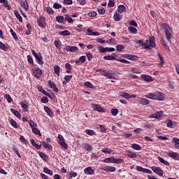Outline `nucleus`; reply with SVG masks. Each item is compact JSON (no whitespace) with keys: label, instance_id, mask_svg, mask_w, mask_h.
I'll use <instances>...</instances> for the list:
<instances>
[{"label":"nucleus","instance_id":"nucleus-1","mask_svg":"<svg viewBox=\"0 0 179 179\" xmlns=\"http://www.w3.org/2000/svg\"><path fill=\"white\" fill-rule=\"evenodd\" d=\"M146 99H150L151 100H157V101H164V94L161 92H155V93H149L145 95Z\"/></svg>","mask_w":179,"mask_h":179},{"label":"nucleus","instance_id":"nucleus-2","mask_svg":"<svg viewBox=\"0 0 179 179\" xmlns=\"http://www.w3.org/2000/svg\"><path fill=\"white\" fill-rule=\"evenodd\" d=\"M161 27L162 30H164L165 32V36L166 38L167 41H171V28H170V26L167 24H162L161 25Z\"/></svg>","mask_w":179,"mask_h":179},{"label":"nucleus","instance_id":"nucleus-3","mask_svg":"<svg viewBox=\"0 0 179 179\" xmlns=\"http://www.w3.org/2000/svg\"><path fill=\"white\" fill-rule=\"evenodd\" d=\"M124 162L121 158L108 157L103 159V163H112L113 164H120Z\"/></svg>","mask_w":179,"mask_h":179},{"label":"nucleus","instance_id":"nucleus-4","mask_svg":"<svg viewBox=\"0 0 179 179\" xmlns=\"http://www.w3.org/2000/svg\"><path fill=\"white\" fill-rule=\"evenodd\" d=\"M57 143H59V145H60V146H62V149H65V150H66V149H68V144L65 142V138H64V136L59 134L57 136Z\"/></svg>","mask_w":179,"mask_h":179},{"label":"nucleus","instance_id":"nucleus-5","mask_svg":"<svg viewBox=\"0 0 179 179\" xmlns=\"http://www.w3.org/2000/svg\"><path fill=\"white\" fill-rule=\"evenodd\" d=\"M31 54L34 55V58L36 59V62L39 65H43L44 64V62H43V56H41V54H37L34 50H31Z\"/></svg>","mask_w":179,"mask_h":179},{"label":"nucleus","instance_id":"nucleus-6","mask_svg":"<svg viewBox=\"0 0 179 179\" xmlns=\"http://www.w3.org/2000/svg\"><path fill=\"white\" fill-rule=\"evenodd\" d=\"M32 75L34 78H36L38 79L39 78H41V75H43V71L40 68L36 67L34 69H32Z\"/></svg>","mask_w":179,"mask_h":179},{"label":"nucleus","instance_id":"nucleus-7","mask_svg":"<svg viewBox=\"0 0 179 179\" xmlns=\"http://www.w3.org/2000/svg\"><path fill=\"white\" fill-rule=\"evenodd\" d=\"M103 76L108 79H117V74L115 73H110V71H103Z\"/></svg>","mask_w":179,"mask_h":179},{"label":"nucleus","instance_id":"nucleus-8","mask_svg":"<svg viewBox=\"0 0 179 179\" xmlns=\"http://www.w3.org/2000/svg\"><path fill=\"white\" fill-rule=\"evenodd\" d=\"M150 169L155 173V174H157L160 177H163V170H162L160 167L153 166H151Z\"/></svg>","mask_w":179,"mask_h":179},{"label":"nucleus","instance_id":"nucleus-9","mask_svg":"<svg viewBox=\"0 0 179 179\" xmlns=\"http://www.w3.org/2000/svg\"><path fill=\"white\" fill-rule=\"evenodd\" d=\"M148 50L152 47V48H155L156 47V39L155 38V36H150L149 41H148Z\"/></svg>","mask_w":179,"mask_h":179},{"label":"nucleus","instance_id":"nucleus-10","mask_svg":"<svg viewBox=\"0 0 179 179\" xmlns=\"http://www.w3.org/2000/svg\"><path fill=\"white\" fill-rule=\"evenodd\" d=\"M64 50L68 52H77V51H79V48H78V47L71 45H66L64 48Z\"/></svg>","mask_w":179,"mask_h":179},{"label":"nucleus","instance_id":"nucleus-11","mask_svg":"<svg viewBox=\"0 0 179 179\" xmlns=\"http://www.w3.org/2000/svg\"><path fill=\"white\" fill-rule=\"evenodd\" d=\"M37 24L39 27L42 29L45 28V17L44 16L40 17V18L37 20Z\"/></svg>","mask_w":179,"mask_h":179},{"label":"nucleus","instance_id":"nucleus-12","mask_svg":"<svg viewBox=\"0 0 179 179\" xmlns=\"http://www.w3.org/2000/svg\"><path fill=\"white\" fill-rule=\"evenodd\" d=\"M141 80H143L144 82H148V83H150V82H153V78L149 75H146V74H142L141 76Z\"/></svg>","mask_w":179,"mask_h":179},{"label":"nucleus","instance_id":"nucleus-13","mask_svg":"<svg viewBox=\"0 0 179 179\" xmlns=\"http://www.w3.org/2000/svg\"><path fill=\"white\" fill-rule=\"evenodd\" d=\"M103 171H106V173H114L117 170V168L111 166H106L101 168Z\"/></svg>","mask_w":179,"mask_h":179},{"label":"nucleus","instance_id":"nucleus-14","mask_svg":"<svg viewBox=\"0 0 179 179\" xmlns=\"http://www.w3.org/2000/svg\"><path fill=\"white\" fill-rule=\"evenodd\" d=\"M136 170L137 171H141V173H145V174H152V171L150 169H145L140 166H136Z\"/></svg>","mask_w":179,"mask_h":179},{"label":"nucleus","instance_id":"nucleus-15","mask_svg":"<svg viewBox=\"0 0 179 179\" xmlns=\"http://www.w3.org/2000/svg\"><path fill=\"white\" fill-rule=\"evenodd\" d=\"M167 155L169 156V157L173 159V160L179 161V155H178V153L177 152H167Z\"/></svg>","mask_w":179,"mask_h":179},{"label":"nucleus","instance_id":"nucleus-16","mask_svg":"<svg viewBox=\"0 0 179 179\" xmlns=\"http://www.w3.org/2000/svg\"><path fill=\"white\" fill-rule=\"evenodd\" d=\"M92 108H94L95 111H98V113H104V109L99 104H92Z\"/></svg>","mask_w":179,"mask_h":179},{"label":"nucleus","instance_id":"nucleus-17","mask_svg":"<svg viewBox=\"0 0 179 179\" xmlns=\"http://www.w3.org/2000/svg\"><path fill=\"white\" fill-rule=\"evenodd\" d=\"M136 44H141L142 47H144L145 50H149V45H148V40L143 42V40H139L136 42Z\"/></svg>","mask_w":179,"mask_h":179},{"label":"nucleus","instance_id":"nucleus-18","mask_svg":"<svg viewBox=\"0 0 179 179\" xmlns=\"http://www.w3.org/2000/svg\"><path fill=\"white\" fill-rule=\"evenodd\" d=\"M84 173L88 176H93L94 174V170L92 169V166H90L84 169Z\"/></svg>","mask_w":179,"mask_h":179},{"label":"nucleus","instance_id":"nucleus-19","mask_svg":"<svg viewBox=\"0 0 179 179\" xmlns=\"http://www.w3.org/2000/svg\"><path fill=\"white\" fill-rule=\"evenodd\" d=\"M163 115V110L158 111L157 113H153L151 116L150 118H155V119H159L160 117Z\"/></svg>","mask_w":179,"mask_h":179},{"label":"nucleus","instance_id":"nucleus-20","mask_svg":"<svg viewBox=\"0 0 179 179\" xmlns=\"http://www.w3.org/2000/svg\"><path fill=\"white\" fill-rule=\"evenodd\" d=\"M125 153H126V156H127L130 159H136V156H137L136 153L129 150L126 151Z\"/></svg>","mask_w":179,"mask_h":179},{"label":"nucleus","instance_id":"nucleus-21","mask_svg":"<svg viewBox=\"0 0 179 179\" xmlns=\"http://www.w3.org/2000/svg\"><path fill=\"white\" fill-rule=\"evenodd\" d=\"M113 19H114L115 22H120V20H121V19H122V16H121L120 15V13H118V11H116L114 13Z\"/></svg>","mask_w":179,"mask_h":179},{"label":"nucleus","instance_id":"nucleus-22","mask_svg":"<svg viewBox=\"0 0 179 179\" xmlns=\"http://www.w3.org/2000/svg\"><path fill=\"white\" fill-rule=\"evenodd\" d=\"M10 112L14 114V115L15 117H17V118H18V120H21L22 119V115H20V113H19V111L15 110L14 108H11L10 109Z\"/></svg>","mask_w":179,"mask_h":179},{"label":"nucleus","instance_id":"nucleus-23","mask_svg":"<svg viewBox=\"0 0 179 179\" xmlns=\"http://www.w3.org/2000/svg\"><path fill=\"white\" fill-rule=\"evenodd\" d=\"M56 20L58 22V23H61L62 24H65L66 23L65 18L62 15L57 16Z\"/></svg>","mask_w":179,"mask_h":179},{"label":"nucleus","instance_id":"nucleus-24","mask_svg":"<svg viewBox=\"0 0 179 179\" xmlns=\"http://www.w3.org/2000/svg\"><path fill=\"white\" fill-rule=\"evenodd\" d=\"M158 57L160 60L159 64H158V66L159 68H163V66L164 65V59L163 58L162 55H160V53H158Z\"/></svg>","mask_w":179,"mask_h":179},{"label":"nucleus","instance_id":"nucleus-25","mask_svg":"<svg viewBox=\"0 0 179 179\" xmlns=\"http://www.w3.org/2000/svg\"><path fill=\"white\" fill-rule=\"evenodd\" d=\"M172 143L174 144L176 149H179V138L173 137L172 138Z\"/></svg>","mask_w":179,"mask_h":179},{"label":"nucleus","instance_id":"nucleus-26","mask_svg":"<svg viewBox=\"0 0 179 179\" xmlns=\"http://www.w3.org/2000/svg\"><path fill=\"white\" fill-rule=\"evenodd\" d=\"M86 62V56H81L78 60H76V64H85Z\"/></svg>","mask_w":179,"mask_h":179},{"label":"nucleus","instance_id":"nucleus-27","mask_svg":"<svg viewBox=\"0 0 179 179\" xmlns=\"http://www.w3.org/2000/svg\"><path fill=\"white\" fill-rule=\"evenodd\" d=\"M53 71H54V73H55V75H57V76H59V72L61 71V67H59V66H58V65H55L53 67Z\"/></svg>","mask_w":179,"mask_h":179},{"label":"nucleus","instance_id":"nucleus-28","mask_svg":"<svg viewBox=\"0 0 179 179\" xmlns=\"http://www.w3.org/2000/svg\"><path fill=\"white\" fill-rule=\"evenodd\" d=\"M0 3H3L4 8H7L8 10H10V6L8 3V0H0Z\"/></svg>","mask_w":179,"mask_h":179},{"label":"nucleus","instance_id":"nucleus-29","mask_svg":"<svg viewBox=\"0 0 179 179\" xmlns=\"http://www.w3.org/2000/svg\"><path fill=\"white\" fill-rule=\"evenodd\" d=\"M14 15L18 19L19 22L22 23L23 22V19L22 17V15H20V13L17 10L14 11Z\"/></svg>","mask_w":179,"mask_h":179},{"label":"nucleus","instance_id":"nucleus-30","mask_svg":"<svg viewBox=\"0 0 179 179\" xmlns=\"http://www.w3.org/2000/svg\"><path fill=\"white\" fill-rule=\"evenodd\" d=\"M158 161L159 162V163H162V164H164L165 166H170V163L169 162L166 161L162 157H158Z\"/></svg>","mask_w":179,"mask_h":179},{"label":"nucleus","instance_id":"nucleus-31","mask_svg":"<svg viewBox=\"0 0 179 179\" xmlns=\"http://www.w3.org/2000/svg\"><path fill=\"white\" fill-rule=\"evenodd\" d=\"M127 10V8L124 5H120L117 8V11L119 13H124Z\"/></svg>","mask_w":179,"mask_h":179},{"label":"nucleus","instance_id":"nucleus-32","mask_svg":"<svg viewBox=\"0 0 179 179\" xmlns=\"http://www.w3.org/2000/svg\"><path fill=\"white\" fill-rule=\"evenodd\" d=\"M120 97H122L123 99H129V94L124 92H120L119 93Z\"/></svg>","mask_w":179,"mask_h":179},{"label":"nucleus","instance_id":"nucleus-33","mask_svg":"<svg viewBox=\"0 0 179 179\" xmlns=\"http://www.w3.org/2000/svg\"><path fill=\"white\" fill-rule=\"evenodd\" d=\"M59 34V36H64V37H66L67 36H71V32H69L68 30L60 31Z\"/></svg>","mask_w":179,"mask_h":179},{"label":"nucleus","instance_id":"nucleus-34","mask_svg":"<svg viewBox=\"0 0 179 179\" xmlns=\"http://www.w3.org/2000/svg\"><path fill=\"white\" fill-rule=\"evenodd\" d=\"M139 101L142 106H148L149 104V100L147 99L140 98Z\"/></svg>","mask_w":179,"mask_h":179},{"label":"nucleus","instance_id":"nucleus-35","mask_svg":"<svg viewBox=\"0 0 179 179\" xmlns=\"http://www.w3.org/2000/svg\"><path fill=\"white\" fill-rule=\"evenodd\" d=\"M44 110L45 113H47L48 115H49V117H53L54 114L52 113V111H51V109L48 108V106H45Z\"/></svg>","mask_w":179,"mask_h":179},{"label":"nucleus","instance_id":"nucleus-36","mask_svg":"<svg viewBox=\"0 0 179 179\" xmlns=\"http://www.w3.org/2000/svg\"><path fill=\"white\" fill-rule=\"evenodd\" d=\"M38 155L40 157H41L43 160H44V162H47V160H48V157L44 152H38Z\"/></svg>","mask_w":179,"mask_h":179},{"label":"nucleus","instance_id":"nucleus-37","mask_svg":"<svg viewBox=\"0 0 179 179\" xmlns=\"http://www.w3.org/2000/svg\"><path fill=\"white\" fill-rule=\"evenodd\" d=\"M128 30L131 34H136V33H138V29H136V28L134 27H129Z\"/></svg>","mask_w":179,"mask_h":179},{"label":"nucleus","instance_id":"nucleus-38","mask_svg":"<svg viewBox=\"0 0 179 179\" xmlns=\"http://www.w3.org/2000/svg\"><path fill=\"white\" fill-rule=\"evenodd\" d=\"M54 45L58 48V50H61L62 48V44L61 43L60 40L55 41Z\"/></svg>","mask_w":179,"mask_h":179},{"label":"nucleus","instance_id":"nucleus-39","mask_svg":"<svg viewBox=\"0 0 179 179\" xmlns=\"http://www.w3.org/2000/svg\"><path fill=\"white\" fill-rule=\"evenodd\" d=\"M21 6L25 10H29V3H27V1H22L21 3Z\"/></svg>","mask_w":179,"mask_h":179},{"label":"nucleus","instance_id":"nucleus-40","mask_svg":"<svg viewBox=\"0 0 179 179\" xmlns=\"http://www.w3.org/2000/svg\"><path fill=\"white\" fill-rule=\"evenodd\" d=\"M65 69H66V73H71V71H72V66L69 63H66Z\"/></svg>","mask_w":179,"mask_h":179},{"label":"nucleus","instance_id":"nucleus-41","mask_svg":"<svg viewBox=\"0 0 179 179\" xmlns=\"http://www.w3.org/2000/svg\"><path fill=\"white\" fill-rule=\"evenodd\" d=\"M103 59L106 61H115V57L113 55H106L103 57Z\"/></svg>","mask_w":179,"mask_h":179},{"label":"nucleus","instance_id":"nucleus-42","mask_svg":"<svg viewBox=\"0 0 179 179\" xmlns=\"http://www.w3.org/2000/svg\"><path fill=\"white\" fill-rule=\"evenodd\" d=\"M42 146L45 148V149H48V150H51L52 149V146L44 141L42 142Z\"/></svg>","mask_w":179,"mask_h":179},{"label":"nucleus","instance_id":"nucleus-43","mask_svg":"<svg viewBox=\"0 0 179 179\" xmlns=\"http://www.w3.org/2000/svg\"><path fill=\"white\" fill-rule=\"evenodd\" d=\"M131 148L132 149H134V150H142V148H141L139 144H136V143L131 144Z\"/></svg>","mask_w":179,"mask_h":179},{"label":"nucleus","instance_id":"nucleus-44","mask_svg":"<svg viewBox=\"0 0 179 179\" xmlns=\"http://www.w3.org/2000/svg\"><path fill=\"white\" fill-rule=\"evenodd\" d=\"M102 153H106L108 155H110V153H112L113 150H111V148H104L101 150Z\"/></svg>","mask_w":179,"mask_h":179},{"label":"nucleus","instance_id":"nucleus-45","mask_svg":"<svg viewBox=\"0 0 179 179\" xmlns=\"http://www.w3.org/2000/svg\"><path fill=\"white\" fill-rule=\"evenodd\" d=\"M31 143L32 146H34V148H36L38 150L41 149V145L36 143V142H34V140H31Z\"/></svg>","mask_w":179,"mask_h":179},{"label":"nucleus","instance_id":"nucleus-46","mask_svg":"<svg viewBox=\"0 0 179 179\" xmlns=\"http://www.w3.org/2000/svg\"><path fill=\"white\" fill-rule=\"evenodd\" d=\"M43 172L45 173V174H48L49 176H53V173L51 170H50L48 168L45 167L43 169Z\"/></svg>","mask_w":179,"mask_h":179},{"label":"nucleus","instance_id":"nucleus-47","mask_svg":"<svg viewBox=\"0 0 179 179\" xmlns=\"http://www.w3.org/2000/svg\"><path fill=\"white\" fill-rule=\"evenodd\" d=\"M10 124L12 127H13V128H19V127L17 126V123L13 119H11L10 120Z\"/></svg>","mask_w":179,"mask_h":179},{"label":"nucleus","instance_id":"nucleus-48","mask_svg":"<svg viewBox=\"0 0 179 179\" xmlns=\"http://www.w3.org/2000/svg\"><path fill=\"white\" fill-rule=\"evenodd\" d=\"M85 132L87 135H90V136H93V135H96V132L92 129H87Z\"/></svg>","mask_w":179,"mask_h":179},{"label":"nucleus","instance_id":"nucleus-49","mask_svg":"<svg viewBox=\"0 0 179 179\" xmlns=\"http://www.w3.org/2000/svg\"><path fill=\"white\" fill-rule=\"evenodd\" d=\"M84 149L87 150V152H92V150H93V148H92V145L90 144H85Z\"/></svg>","mask_w":179,"mask_h":179},{"label":"nucleus","instance_id":"nucleus-50","mask_svg":"<svg viewBox=\"0 0 179 179\" xmlns=\"http://www.w3.org/2000/svg\"><path fill=\"white\" fill-rule=\"evenodd\" d=\"M20 104L24 113H26L27 111V104L24 102H21Z\"/></svg>","mask_w":179,"mask_h":179},{"label":"nucleus","instance_id":"nucleus-51","mask_svg":"<svg viewBox=\"0 0 179 179\" xmlns=\"http://www.w3.org/2000/svg\"><path fill=\"white\" fill-rule=\"evenodd\" d=\"M0 50H3V51H6L8 50L6 45H5L1 41H0Z\"/></svg>","mask_w":179,"mask_h":179},{"label":"nucleus","instance_id":"nucleus-52","mask_svg":"<svg viewBox=\"0 0 179 179\" xmlns=\"http://www.w3.org/2000/svg\"><path fill=\"white\" fill-rule=\"evenodd\" d=\"M29 125L31 127V129L37 127V124L34 123L32 120L29 121Z\"/></svg>","mask_w":179,"mask_h":179},{"label":"nucleus","instance_id":"nucleus-53","mask_svg":"<svg viewBox=\"0 0 179 179\" xmlns=\"http://www.w3.org/2000/svg\"><path fill=\"white\" fill-rule=\"evenodd\" d=\"M32 131L36 135H39V136H41V132H40V130H38V129H37V127L32 129Z\"/></svg>","mask_w":179,"mask_h":179},{"label":"nucleus","instance_id":"nucleus-54","mask_svg":"<svg viewBox=\"0 0 179 179\" xmlns=\"http://www.w3.org/2000/svg\"><path fill=\"white\" fill-rule=\"evenodd\" d=\"M97 48L99 52H102V53L107 52L106 48H103V46H98Z\"/></svg>","mask_w":179,"mask_h":179},{"label":"nucleus","instance_id":"nucleus-55","mask_svg":"<svg viewBox=\"0 0 179 179\" xmlns=\"http://www.w3.org/2000/svg\"><path fill=\"white\" fill-rule=\"evenodd\" d=\"M84 85L86 87H89L90 89H93V84H92V83H90L89 81L84 83Z\"/></svg>","mask_w":179,"mask_h":179},{"label":"nucleus","instance_id":"nucleus-56","mask_svg":"<svg viewBox=\"0 0 179 179\" xmlns=\"http://www.w3.org/2000/svg\"><path fill=\"white\" fill-rule=\"evenodd\" d=\"M4 98L7 100L8 103H12V97H10V95L6 94Z\"/></svg>","mask_w":179,"mask_h":179},{"label":"nucleus","instance_id":"nucleus-57","mask_svg":"<svg viewBox=\"0 0 179 179\" xmlns=\"http://www.w3.org/2000/svg\"><path fill=\"white\" fill-rule=\"evenodd\" d=\"M88 16L89 17H96L97 16V13L96 11L90 12Z\"/></svg>","mask_w":179,"mask_h":179},{"label":"nucleus","instance_id":"nucleus-58","mask_svg":"<svg viewBox=\"0 0 179 179\" xmlns=\"http://www.w3.org/2000/svg\"><path fill=\"white\" fill-rule=\"evenodd\" d=\"M99 128L101 129V132H102L103 134H106V132H107V128H106V126L100 124Z\"/></svg>","mask_w":179,"mask_h":179},{"label":"nucleus","instance_id":"nucleus-59","mask_svg":"<svg viewBox=\"0 0 179 179\" xmlns=\"http://www.w3.org/2000/svg\"><path fill=\"white\" fill-rule=\"evenodd\" d=\"M117 51H122V50H125V46L124 45H118L116 46Z\"/></svg>","mask_w":179,"mask_h":179},{"label":"nucleus","instance_id":"nucleus-60","mask_svg":"<svg viewBox=\"0 0 179 179\" xmlns=\"http://www.w3.org/2000/svg\"><path fill=\"white\" fill-rule=\"evenodd\" d=\"M10 32L11 35L13 36L14 40H18L17 35H16V33L15 31H13V29H10Z\"/></svg>","mask_w":179,"mask_h":179},{"label":"nucleus","instance_id":"nucleus-61","mask_svg":"<svg viewBox=\"0 0 179 179\" xmlns=\"http://www.w3.org/2000/svg\"><path fill=\"white\" fill-rule=\"evenodd\" d=\"M46 12L49 13V15H52V13H54V10H52V8L51 7H47Z\"/></svg>","mask_w":179,"mask_h":179},{"label":"nucleus","instance_id":"nucleus-62","mask_svg":"<svg viewBox=\"0 0 179 179\" xmlns=\"http://www.w3.org/2000/svg\"><path fill=\"white\" fill-rule=\"evenodd\" d=\"M53 8L54 9H61V8H62V6L58 3H55L53 4Z\"/></svg>","mask_w":179,"mask_h":179},{"label":"nucleus","instance_id":"nucleus-63","mask_svg":"<svg viewBox=\"0 0 179 179\" xmlns=\"http://www.w3.org/2000/svg\"><path fill=\"white\" fill-rule=\"evenodd\" d=\"M86 57H87L88 61H92V59H93V55H92L90 52H87Z\"/></svg>","mask_w":179,"mask_h":179},{"label":"nucleus","instance_id":"nucleus-64","mask_svg":"<svg viewBox=\"0 0 179 179\" xmlns=\"http://www.w3.org/2000/svg\"><path fill=\"white\" fill-rule=\"evenodd\" d=\"M110 113H111L112 115H117V114H118V109L113 108L111 110Z\"/></svg>","mask_w":179,"mask_h":179}]
</instances>
